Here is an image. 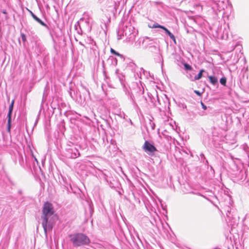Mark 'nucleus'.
Segmentation results:
<instances>
[{
    "label": "nucleus",
    "instance_id": "nucleus-8",
    "mask_svg": "<svg viewBox=\"0 0 249 249\" xmlns=\"http://www.w3.org/2000/svg\"><path fill=\"white\" fill-rule=\"evenodd\" d=\"M204 71V70H203V69L199 71V72L198 73V74L194 77L195 79V80H198V79L201 78V77H202V73H203V72Z\"/></svg>",
    "mask_w": 249,
    "mask_h": 249
},
{
    "label": "nucleus",
    "instance_id": "nucleus-1",
    "mask_svg": "<svg viewBox=\"0 0 249 249\" xmlns=\"http://www.w3.org/2000/svg\"><path fill=\"white\" fill-rule=\"evenodd\" d=\"M70 241L74 247L89 245L90 243L89 238L86 235L78 233L69 235Z\"/></svg>",
    "mask_w": 249,
    "mask_h": 249
},
{
    "label": "nucleus",
    "instance_id": "nucleus-14",
    "mask_svg": "<svg viewBox=\"0 0 249 249\" xmlns=\"http://www.w3.org/2000/svg\"><path fill=\"white\" fill-rule=\"evenodd\" d=\"M21 37L22 40L25 42L26 41V37L25 35H24V34H21Z\"/></svg>",
    "mask_w": 249,
    "mask_h": 249
},
{
    "label": "nucleus",
    "instance_id": "nucleus-10",
    "mask_svg": "<svg viewBox=\"0 0 249 249\" xmlns=\"http://www.w3.org/2000/svg\"><path fill=\"white\" fill-rule=\"evenodd\" d=\"M110 52L111 53L116 55V56H120V57H122L123 55L121 54H120L119 53H118V52H116L114 49H113L112 48H111L110 49Z\"/></svg>",
    "mask_w": 249,
    "mask_h": 249
},
{
    "label": "nucleus",
    "instance_id": "nucleus-3",
    "mask_svg": "<svg viewBox=\"0 0 249 249\" xmlns=\"http://www.w3.org/2000/svg\"><path fill=\"white\" fill-rule=\"evenodd\" d=\"M54 210L52 204L47 201L44 203L42 209V217H46L48 216H54Z\"/></svg>",
    "mask_w": 249,
    "mask_h": 249
},
{
    "label": "nucleus",
    "instance_id": "nucleus-15",
    "mask_svg": "<svg viewBox=\"0 0 249 249\" xmlns=\"http://www.w3.org/2000/svg\"><path fill=\"white\" fill-rule=\"evenodd\" d=\"M201 105L204 110L207 109V107L202 102H201Z\"/></svg>",
    "mask_w": 249,
    "mask_h": 249
},
{
    "label": "nucleus",
    "instance_id": "nucleus-11",
    "mask_svg": "<svg viewBox=\"0 0 249 249\" xmlns=\"http://www.w3.org/2000/svg\"><path fill=\"white\" fill-rule=\"evenodd\" d=\"M227 79L225 77H222L220 80V83L224 86H226Z\"/></svg>",
    "mask_w": 249,
    "mask_h": 249
},
{
    "label": "nucleus",
    "instance_id": "nucleus-4",
    "mask_svg": "<svg viewBox=\"0 0 249 249\" xmlns=\"http://www.w3.org/2000/svg\"><path fill=\"white\" fill-rule=\"evenodd\" d=\"M142 148L146 152L153 153L157 151V148L148 141H145Z\"/></svg>",
    "mask_w": 249,
    "mask_h": 249
},
{
    "label": "nucleus",
    "instance_id": "nucleus-19",
    "mask_svg": "<svg viewBox=\"0 0 249 249\" xmlns=\"http://www.w3.org/2000/svg\"><path fill=\"white\" fill-rule=\"evenodd\" d=\"M145 38H146V39H149V37H147V36H146V37H145Z\"/></svg>",
    "mask_w": 249,
    "mask_h": 249
},
{
    "label": "nucleus",
    "instance_id": "nucleus-18",
    "mask_svg": "<svg viewBox=\"0 0 249 249\" xmlns=\"http://www.w3.org/2000/svg\"><path fill=\"white\" fill-rule=\"evenodd\" d=\"M3 13L4 14H7V13H6V11H3Z\"/></svg>",
    "mask_w": 249,
    "mask_h": 249
},
{
    "label": "nucleus",
    "instance_id": "nucleus-7",
    "mask_svg": "<svg viewBox=\"0 0 249 249\" xmlns=\"http://www.w3.org/2000/svg\"><path fill=\"white\" fill-rule=\"evenodd\" d=\"M209 79L210 80V82L213 85H215L216 83H217L218 80L216 77L213 76H209Z\"/></svg>",
    "mask_w": 249,
    "mask_h": 249
},
{
    "label": "nucleus",
    "instance_id": "nucleus-6",
    "mask_svg": "<svg viewBox=\"0 0 249 249\" xmlns=\"http://www.w3.org/2000/svg\"><path fill=\"white\" fill-rule=\"evenodd\" d=\"M163 30L165 31L166 33L170 36V37L176 43V39L174 36L165 27H163L162 28Z\"/></svg>",
    "mask_w": 249,
    "mask_h": 249
},
{
    "label": "nucleus",
    "instance_id": "nucleus-12",
    "mask_svg": "<svg viewBox=\"0 0 249 249\" xmlns=\"http://www.w3.org/2000/svg\"><path fill=\"white\" fill-rule=\"evenodd\" d=\"M185 69L187 70L191 71L192 70L191 66L187 63H184L183 64Z\"/></svg>",
    "mask_w": 249,
    "mask_h": 249
},
{
    "label": "nucleus",
    "instance_id": "nucleus-13",
    "mask_svg": "<svg viewBox=\"0 0 249 249\" xmlns=\"http://www.w3.org/2000/svg\"><path fill=\"white\" fill-rule=\"evenodd\" d=\"M36 21L42 26H44L45 27L47 26L46 24L39 18H36Z\"/></svg>",
    "mask_w": 249,
    "mask_h": 249
},
{
    "label": "nucleus",
    "instance_id": "nucleus-17",
    "mask_svg": "<svg viewBox=\"0 0 249 249\" xmlns=\"http://www.w3.org/2000/svg\"><path fill=\"white\" fill-rule=\"evenodd\" d=\"M31 15L32 17L34 18L35 20H36V18H38L35 15H34L32 12H31Z\"/></svg>",
    "mask_w": 249,
    "mask_h": 249
},
{
    "label": "nucleus",
    "instance_id": "nucleus-16",
    "mask_svg": "<svg viewBox=\"0 0 249 249\" xmlns=\"http://www.w3.org/2000/svg\"><path fill=\"white\" fill-rule=\"evenodd\" d=\"M194 92H195V93H196V94L197 95H198V96H200L201 95V93L199 91H198V90H195L194 91Z\"/></svg>",
    "mask_w": 249,
    "mask_h": 249
},
{
    "label": "nucleus",
    "instance_id": "nucleus-2",
    "mask_svg": "<svg viewBox=\"0 0 249 249\" xmlns=\"http://www.w3.org/2000/svg\"><path fill=\"white\" fill-rule=\"evenodd\" d=\"M41 219L44 232L46 233L48 231H51L55 224L54 216L42 217Z\"/></svg>",
    "mask_w": 249,
    "mask_h": 249
},
{
    "label": "nucleus",
    "instance_id": "nucleus-5",
    "mask_svg": "<svg viewBox=\"0 0 249 249\" xmlns=\"http://www.w3.org/2000/svg\"><path fill=\"white\" fill-rule=\"evenodd\" d=\"M14 100H13L11 103V105L9 106V111L8 113V126H7V129L8 131H10V128H11V115H12V112L13 109L14 107Z\"/></svg>",
    "mask_w": 249,
    "mask_h": 249
},
{
    "label": "nucleus",
    "instance_id": "nucleus-9",
    "mask_svg": "<svg viewBox=\"0 0 249 249\" xmlns=\"http://www.w3.org/2000/svg\"><path fill=\"white\" fill-rule=\"evenodd\" d=\"M148 27L150 28H159L162 29L163 28V26L160 25L159 24L156 23L154 24L153 25H148Z\"/></svg>",
    "mask_w": 249,
    "mask_h": 249
}]
</instances>
